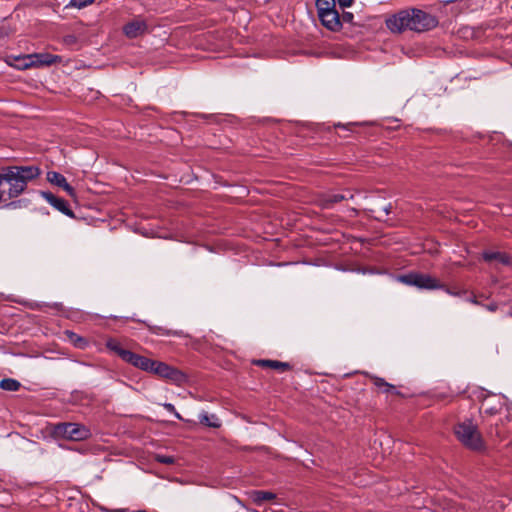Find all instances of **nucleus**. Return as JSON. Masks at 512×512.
Returning <instances> with one entry per match:
<instances>
[{
    "label": "nucleus",
    "instance_id": "obj_16",
    "mask_svg": "<svg viewBox=\"0 0 512 512\" xmlns=\"http://www.w3.org/2000/svg\"><path fill=\"white\" fill-rule=\"evenodd\" d=\"M199 421L201 424L212 428H219L221 426V421L215 414L209 415L203 412L199 415Z\"/></svg>",
    "mask_w": 512,
    "mask_h": 512
},
{
    "label": "nucleus",
    "instance_id": "obj_11",
    "mask_svg": "<svg viewBox=\"0 0 512 512\" xmlns=\"http://www.w3.org/2000/svg\"><path fill=\"white\" fill-rule=\"evenodd\" d=\"M41 196L55 209L66 216L73 217V211L69 208L68 202L63 198H59L51 192L42 191Z\"/></svg>",
    "mask_w": 512,
    "mask_h": 512
},
{
    "label": "nucleus",
    "instance_id": "obj_31",
    "mask_svg": "<svg viewBox=\"0 0 512 512\" xmlns=\"http://www.w3.org/2000/svg\"><path fill=\"white\" fill-rule=\"evenodd\" d=\"M389 121H390V119L386 117V123H388ZM390 128H392V127L390 125L386 124L385 129L387 130Z\"/></svg>",
    "mask_w": 512,
    "mask_h": 512
},
{
    "label": "nucleus",
    "instance_id": "obj_35",
    "mask_svg": "<svg viewBox=\"0 0 512 512\" xmlns=\"http://www.w3.org/2000/svg\"><path fill=\"white\" fill-rule=\"evenodd\" d=\"M137 512H147V511H146V510H139V511H137Z\"/></svg>",
    "mask_w": 512,
    "mask_h": 512
},
{
    "label": "nucleus",
    "instance_id": "obj_24",
    "mask_svg": "<svg viewBox=\"0 0 512 512\" xmlns=\"http://www.w3.org/2000/svg\"><path fill=\"white\" fill-rule=\"evenodd\" d=\"M163 407L170 413H172L177 419H182L181 418V415L176 411V408L173 404L171 403H164L163 404Z\"/></svg>",
    "mask_w": 512,
    "mask_h": 512
},
{
    "label": "nucleus",
    "instance_id": "obj_27",
    "mask_svg": "<svg viewBox=\"0 0 512 512\" xmlns=\"http://www.w3.org/2000/svg\"><path fill=\"white\" fill-rule=\"evenodd\" d=\"M343 199H345V196H344V195H342V194H335V195H333V196L331 197L330 201H331V202H335V203H336V202H340V201H342Z\"/></svg>",
    "mask_w": 512,
    "mask_h": 512
},
{
    "label": "nucleus",
    "instance_id": "obj_14",
    "mask_svg": "<svg viewBox=\"0 0 512 512\" xmlns=\"http://www.w3.org/2000/svg\"><path fill=\"white\" fill-rule=\"evenodd\" d=\"M67 340L76 348L78 349H84L87 347L88 345V342L85 338H83L82 336L76 334L75 332L73 331H70V330H66L64 332Z\"/></svg>",
    "mask_w": 512,
    "mask_h": 512
},
{
    "label": "nucleus",
    "instance_id": "obj_15",
    "mask_svg": "<svg viewBox=\"0 0 512 512\" xmlns=\"http://www.w3.org/2000/svg\"><path fill=\"white\" fill-rule=\"evenodd\" d=\"M257 364L262 367H268V368L275 369V370H278L281 372L291 369V366L289 363L281 362V361H277V360H259L257 362Z\"/></svg>",
    "mask_w": 512,
    "mask_h": 512
},
{
    "label": "nucleus",
    "instance_id": "obj_8",
    "mask_svg": "<svg viewBox=\"0 0 512 512\" xmlns=\"http://www.w3.org/2000/svg\"><path fill=\"white\" fill-rule=\"evenodd\" d=\"M59 59L56 55H51L48 53H38V54H30L18 58L19 64L16 65L19 69H26L31 66H44L51 65L55 63Z\"/></svg>",
    "mask_w": 512,
    "mask_h": 512
},
{
    "label": "nucleus",
    "instance_id": "obj_29",
    "mask_svg": "<svg viewBox=\"0 0 512 512\" xmlns=\"http://www.w3.org/2000/svg\"><path fill=\"white\" fill-rule=\"evenodd\" d=\"M45 306H47V307H51V308H55V309H57V310H60V309L62 308V304H61V303H54V304H52V305H50V304H45Z\"/></svg>",
    "mask_w": 512,
    "mask_h": 512
},
{
    "label": "nucleus",
    "instance_id": "obj_6",
    "mask_svg": "<svg viewBox=\"0 0 512 512\" xmlns=\"http://www.w3.org/2000/svg\"><path fill=\"white\" fill-rule=\"evenodd\" d=\"M399 279L401 282L419 289L435 290L444 287V284L440 283L436 278L423 273L413 272L402 275Z\"/></svg>",
    "mask_w": 512,
    "mask_h": 512
},
{
    "label": "nucleus",
    "instance_id": "obj_23",
    "mask_svg": "<svg viewBox=\"0 0 512 512\" xmlns=\"http://www.w3.org/2000/svg\"><path fill=\"white\" fill-rule=\"evenodd\" d=\"M94 1L95 0H70L68 7L82 9L91 5Z\"/></svg>",
    "mask_w": 512,
    "mask_h": 512
},
{
    "label": "nucleus",
    "instance_id": "obj_17",
    "mask_svg": "<svg viewBox=\"0 0 512 512\" xmlns=\"http://www.w3.org/2000/svg\"><path fill=\"white\" fill-rule=\"evenodd\" d=\"M147 327L149 331L156 335H162V336H182V331H172L162 326L157 325H149L147 324Z\"/></svg>",
    "mask_w": 512,
    "mask_h": 512
},
{
    "label": "nucleus",
    "instance_id": "obj_28",
    "mask_svg": "<svg viewBox=\"0 0 512 512\" xmlns=\"http://www.w3.org/2000/svg\"><path fill=\"white\" fill-rule=\"evenodd\" d=\"M338 1V4L342 7V8H345V7H349L353 0H337Z\"/></svg>",
    "mask_w": 512,
    "mask_h": 512
},
{
    "label": "nucleus",
    "instance_id": "obj_2",
    "mask_svg": "<svg viewBox=\"0 0 512 512\" xmlns=\"http://www.w3.org/2000/svg\"><path fill=\"white\" fill-rule=\"evenodd\" d=\"M3 174L9 186V195L15 198L25 190L29 181L40 175V169L37 166H12L5 169Z\"/></svg>",
    "mask_w": 512,
    "mask_h": 512
},
{
    "label": "nucleus",
    "instance_id": "obj_5",
    "mask_svg": "<svg viewBox=\"0 0 512 512\" xmlns=\"http://www.w3.org/2000/svg\"><path fill=\"white\" fill-rule=\"evenodd\" d=\"M55 434L72 441L86 440L91 436L89 428L79 423H60L56 425Z\"/></svg>",
    "mask_w": 512,
    "mask_h": 512
},
{
    "label": "nucleus",
    "instance_id": "obj_25",
    "mask_svg": "<svg viewBox=\"0 0 512 512\" xmlns=\"http://www.w3.org/2000/svg\"><path fill=\"white\" fill-rule=\"evenodd\" d=\"M353 18H354V15L351 12H344L342 14V18H340V19H341V23L342 22L352 23Z\"/></svg>",
    "mask_w": 512,
    "mask_h": 512
},
{
    "label": "nucleus",
    "instance_id": "obj_1",
    "mask_svg": "<svg viewBox=\"0 0 512 512\" xmlns=\"http://www.w3.org/2000/svg\"><path fill=\"white\" fill-rule=\"evenodd\" d=\"M437 19L422 10H403L386 19V27L392 32L401 33L409 29L416 32H423L436 27Z\"/></svg>",
    "mask_w": 512,
    "mask_h": 512
},
{
    "label": "nucleus",
    "instance_id": "obj_22",
    "mask_svg": "<svg viewBox=\"0 0 512 512\" xmlns=\"http://www.w3.org/2000/svg\"><path fill=\"white\" fill-rule=\"evenodd\" d=\"M154 460L161 463V464H174L176 459L173 456L170 455H164V454H155Z\"/></svg>",
    "mask_w": 512,
    "mask_h": 512
},
{
    "label": "nucleus",
    "instance_id": "obj_18",
    "mask_svg": "<svg viewBox=\"0 0 512 512\" xmlns=\"http://www.w3.org/2000/svg\"><path fill=\"white\" fill-rule=\"evenodd\" d=\"M20 386V382L12 378H6L0 381V388L6 391H17Z\"/></svg>",
    "mask_w": 512,
    "mask_h": 512
},
{
    "label": "nucleus",
    "instance_id": "obj_26",
    "mask_svg": "<svg viewBox=\"0 0 512 512\" xmlns=\"http://www.w3.org/2000/svg\"><path fill=\"white\" fill-rule=\"evenodd\" d=\"M442 289H445L446 293H448L449 295H452V296H459L461 294L460 291H458L454 288L446 287L445 285Z\"/></svg>",
    "mask_w": 512,
    "mask_h": 512
},
{
    "label": "nucleus",
    "instance_id": "obj_7",
    "mask_svg": "<svg viewBox=\"0 0 512 512\" xmlns=\"http://www.w3.org/2000/svg\"><path fill=\"white\" fill-rule=\"evenodd\" d=\"M105 346L109 351L119 356L121 360L132 365L135 368L139 364V360L142 357V355L136 354L130 350L123 348L121 346V343L115 338H108L105 342Z\"/></svg>",
    "mask_w": 512,
    "mask_h": 512
},
{
    "label": "nucleus",
    "instance_id": "obj_9",
    "mask_svg": "<svg viewBox=\"0 0 512 512\" xmlns=\"http://www.w3.org/2000/svg\"><path fill=\"white\" fill-rule=\"evenodd\" d=\"M153 374L158 375L159 377L169 379L174 382H181L184 379V374L180 372L178 369L164 363L161 361L154 362L152 372Z\"/></svg>",
    "mask_w": 512,
    "mask_h": 512
},
{
    "label": "nucleus",
    "instance_id": "obj_30",
    "mask_svg": "<svg viewBox=\"0 0 512 512\" xmlns=\"http://www.w3.org/2000/svg\"><path fill=\"white\" fill-rule=\"evenodd\" d=\"M385 386H386V393L390 392L391 390H394V386H392L388 382L385 383Z\"/></svg>",
    "mask_w": 512,
    "mask_h": 512
},
{
    "label": "nucleus",
    "instance_id": "obj_12",
    "mask_svg": "<svg viewBox=\"0 0 512 512\" xmlns=\"http://www.w3.org/2000/svg\"><path fill=\"white\" fill-rule=\"evenodd\" d=\"M482 258L485 262L494 264L496 267L499 265L508 266L512 263L508 254L499 251H485L482 253Z\"/></svg>",
    "mask_w": 512,
    "mask_h": 512
},
{
    "label": "nucleus",
    "instance_id": "obj_34",
    "mask_svg": "<svg viewBox=\"0 0 512 512\" xmlns=\"http://www.w3.org/2000/svg\"><path fill=\"white\" fill-rule=\"evenodd\" d=\"M385 213H386V215L389 214V208L388 207H386Z\"/></svg>",
    "mask_w": 512,
    "mask_h": 512
},
{
    "label": "nucleus",
    "instance_id": "obj_19",
    "mask_svg": "<svg viewBox=\"0 0 512 512\" xmlns=\"http://www.w3.org/2000/svg\"><path fill=\"white\" fill-rule=\"evenodd\" d=\"M154 362L155 360H152L150 358H147L145 356H142L139 360V364L137 365V369H140L142 371H145V372H149L151 373L152 372V369H153V365H154Z\"/></svg>",
    "mask_w": 512,
    "mask_h": 512
},
{
    "label": "nucleus",
    "instance_id": "obj_33",
    "mask_svg": "<svg viewBox=\"0 0 512 512\" xmlns=\"http://www.w3.org/2000/svg\"><path fill=\"white\" fill-rule=\"evenodd\" d=\"M224 512H244V511H242V510H239V511H233L232 509H227V510H225Z\"/></svg>",
    "mask_w": 512,
    "mask_h": 512
},
{
    "label": "nucleus",
    "instance_id": "obj_3",
    "mask_svg": "<svg viewBox=\"0 0 512 512\" xmlns=\"http://www.w3.org/2000/svg\"><path fill=\"white\" fill-rule=\"evenodd\" d=\"M457 439L467 448L480 451L484 448V442L477 426L471 420H465L454 426Z\"/></svg>",
    "mask_w": 512,
    "mask_h": 512
},
{
    "label": "nucleus",
    "instance_id": "obj_4",
    "mask_svg": "<svg viewBox=\"0 0 512 512\" xmlns=\"http://www.w3.org/2000/svg\"><path fill=\"white\" fill-rule=\"evenodd\" d=\"M316 8L321 24L330 31H339L342 27L341 19L336 10L335 0H317Z\"/></svg>",
    "mask_w": 512,
    "mask_h": 512
},
{
    "label": "nucleus",
    "instance_id": "obj_21",
    "mask_svg": "<svg viewBox=\"0 0 512 512\" xmlns=\"http://www.w3.org/2000/svg\"><path fill=\"white\" fill-rule=\"evenodd\" d=\"M5 184L4 174H0V204L5 203L13 198L9 195V188L7 190L3 188Z\"/></svg>",
    "mask_w": 512,
    "mask_h": 512
},
{
    "label": "nucleus",
    "instance_id": "obj_32",
    "mask_svg": "<svg viewBox=\"0 0 512 512\" xmlns=\"http://www.w3.org/2000/svg\"><path fill=\"white\" fill-rule=\"evenodd\" d=\"M112 512H127L126 509H115Z\"/></svg>",
    "mask_w": 512,
    "mask_h": 512
},
{
    "label": "nucleus",
    "instance_id": "obj_10",
    "mask_svg": "<svg viewBox=\"0 0 512 512\" xmlns=\"http://www.w3.org/2000/svg\"><path fill=\"white\" fill-rule=\"evenodd\" d=\"M148 31L145 20L135 18L123 26V33L127 38L134 39L144 35Z\"/></svg>",
    "mask_w": 512,
    "mask_h": 512
},
{
    "label": "nucleus",
    "instance_id": "obj_13",
    "mask_svg": "<svg viewBox=\"0 0 512 512\" xmlns=\"http://www.w3.org/2000/svg\"><path fill=\"white\" fill-rule=\"evenodd\" d=\"M47 180L58 187H61L69 196H75L74 188L68 184L66 178L59 172L49 171L47 173Z\"/></svg>",
    "mask_w": 512,
    "mask_h": 512
},
{
    "label": "nucleus",
    "instance_id": "obj_20",
    "mask_svg": "<svg viewBox=\"0 0 512 512\" xmlns=\"http://www.w3.org/2000/svg\"><path fill=\"white\" fill-rule=\"evenodd\" d=\"M276 495L272 492L268 491H256L254 492V501L255 502H265L274 499Z\"/></svg>",
    "mask_w": 512,
    "mask_h": 512
}]
</instances>
